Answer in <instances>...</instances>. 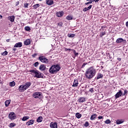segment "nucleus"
Here are the masks:
<instances>
[{
    "label": "nucleus",
    "mask_w": 128,
    "mask_h": 128,
    "mask_svg": "<svg viewBox=\"0 0 128 128\" xmlns=\"http://www.w3.org/2000/svg\"><path fill=\"white\" fill-rule=\"evenodd\" d=\"M96 74V70L93 67H90L86 70L85 76L88 80H92Z\"/></svg>",
    "instance_id": "nucleus-1"
},
{
    "label": "nucleus",
    "mask_w": 128,
    "mask_h": 128,
    "mask_svg": "<svg viewBox=\"0 0 128 128\" xmlns=\"http://www.w3.org/2000/svg\"><path fill=\"white\" fill-rule=\"evenodd\" d=\"M60 70V66L58 64L52 65L48 70L50 74H54L56 72H58Z\"/></svg>",
    "instance_id": "nucleus-2"
},
{
    "label": "nucleus",
    "mask_w": 128,
    "mask_h": 128,
    "mask_svg": "<svg viewBox=\"0 0 128 128\" xmlns=\"http://www.w3.org/2000/svg\"><path fill=\"white\" fill-rule=\"evenodd\" d=\"M30 72L32 76H34V78H44V74L38 70H31Z\"/></svg>",
    "instance_id": "nucleus-3"
},
{
    "label": "nucleus",
    "mask_w": 128,
    "mask_h": 128,
    "mask_svg": "<svg viewBox=\"0 0 128 128\" xmlns=\"http://www.w3.org/2000/svg\"><path fill=\"white\" fill-rule=\"evenodd\" d=\"M38 60H40L42 62L43 64H48V59L46 58L44 56H40L38 58Z\"/></svg>",
    "instance_id": "nucleus-4"
},
{
    "label": "nucleus",
    "mask_w": 128,
    "mask_h": 128,
    "mask_svg": "<svg viewBox=\"0 0 128 128\" xmlns=\"http://www.w3.org/2000/svg\"><path fill=\"white\" fill-rule=\"evenodd\" d=\"M8 117L11 120H14L16 118V114L14 112H11L9 114Z\"/></svg>",
    "instance_id": "nucleus-5"
},
{
    "label": "nucleus",
    "mask_w": 128,
    "mask_h": 128,
    "mask_svg": "<svg viewBox=\"0 0 128 128\" xmlns=\"http://www.w3.org/2000/svg\"><path fill=\"white\" fill-rule=\"evenodd\" d=\"M32 96L34 98H42V92H36L32 94Z\"/></svg>",
    "instance_id": "nucleus-6"
},
{
    "label": "nucleus",
    "mask_w": 128,
    "mask_h": 128,
    "mask_svg": "<svg viewBox=\"0 0 128 128\" xmlns=\"http://www.w3.org/2000/svg\"><path fill=\"white\" fill-rule=\"evenodd\" d=\"M24 90H26V86L24 84L20 85L19 86V92H24Z\"/></svg>",
    "instance_id": "nucleus-7"
},
{
    "label": "nucleus",
    "mask_w": 128,
    "mask_h": 128,
    "mask_svg": "<svg viewBox=\"0 0 128 128\" xmlns=\"http://www.w3.org/2000/svg\"><path fill=\"white\" fill-rule=\"evenodd\" d=\"M50 126V128H58V123L56 122H51Z\"/></svg>",
    "instance_id": "nucleus-8"
},
{
    "label": "nucleus",
    "mask_w": 128,
    "mask_h": 128,
    "mask_svg": "<svg viewBox=\"0 0 128 128\" xmlns=\"http://www.w3.org/2000/svg\"><path fill=\"white\" fill-rule=\"evenodd\" d=\"M64 11L58 12H56V16H58V18H62V16H64Z\"/></svg>",
    "instance_id": "nucleus-9"
},
{
    "label": "nucleus",
    "mask_w": 128,
    "mask_h": 128,
    "mask_svg": "<svg viewBox=\"0 0 128 128\" xmlns=\"http://www.w3.org/2000/svg\"><path fill=\"white\" fill-rule=\"evenodd\" d=\"M122 96V90H120L119 92L116 94L115 98H118Z\"/></svg>",
    "instance_id": "nucleus-10"
},
{
    "label": "nucleus",
    "mask_w": 128,
    "mask_h": 128,
    "mask_svg": "<svg viewBox=\"0 0 128 128\" xmlns=\"http://www.w3.org/2000/svg\"><path fill=\"white\" fill-rule=\"evenodd\" d=\"M104 78V74H102V73H98L96 74V76L95 78L96 80H100V78Z\"/></svg>",
    "instance_id": "nucleus-11"
},
{
    "label": "nucleus",
    "mask_w": 128,
    "mask_h": 128,
    "mask_svg": "<svg viewBox=\"0 0 128 128\" xmlns=\"http://www.w3.org/2000/svg\"><path fill=\"white\" fill-rule=\"evenodd\" d=\"M26 88V90L28 88L30 87V86H32V83L30 82H26L24 84Z\"/></svg>",
    "instance_id": "nucleus-12"
},
{
    "label": "nucleus",
    "mask_w": 128,
    "mask_h": 128,
    "mask_svg": "<svg viewBox=\"0 0 128 128\" xmlns=\"http://www.w3.org/2000/svg\"><path fill=\"white\" fill-rule=\"evenodd\" d=\"M32 42V41L30 39H27L26 40L24 41V44L25 46H28L29 44H30Z\"/></svg>",
    "instance_id": "nucleus-13"
},
{
    "label": "nucleus",
    "mask_w": 128,
    "mask_h": 128,
    "mask_svg": "<svg viewBox=\"0 0 128 128\" xmlns=\"http://www.w3.org/2000/svg\"><path fill=\"white\" fill-rule=\"evenodd\" d=\"M22 43L18 42L15 44L14 48H22Z\"/></svg>",
    "instance_id": "nucleus-14"
},
{
    "label": "nucleus",
    "mask_w": 128,
    "mask_h": 128,
    "mask_svg": "<svg viewBox=\"0 0 128 128\" xmlns=\"http://www.w3.org/2000/svg\"><path fill=\"white\" fill-rule=\"evenodd\" d=\"M15 17L14 16H8V20L11 22H14Z\"/></svg>",
    "instance_id": "nucleus-15"
},
{
    "label": "nucleus",
    "mask_w": 128,
    "mask_h": 128,
    "mask_svg": "<svg viewBox=\"0 0 128 128\" xmlns=\"http://www.w3.org/2000/svg\"><path fill=\"white\" fill-rule=\"evenodd\" d=\"M34 124V120H32L26 122V126H32V124Z\"/></svg>",
    "instance_id": "nucleus-16"
},
{
    "label": "nucleus",
    "mask_w": 128,
    "mask_h": 128,
    "mask_svg": "<svg viewBox=\"0 0 128 128\" xmlns=\"http://www.w3.org/2000/svg\"><path fill=\"white\" fill-rule=\"evenodd\" d=\"M78 102H86V98L84 97H80L78 100Z\"/></svg>",
    "instance_id": "nucleus-17"
},
{
    "label": "nucleus",
    "mask_w": 128,
    "mask_h": 128,
    "mask_svg": "<svg viewBox=\"0 0 128 128\" xmlns=\"http://www.w3.org/2000/svg\"><path fill=\"white\" fill-rule=\"evenodd\" d=\"M46 4H48V6H52V4H54V0H46Z\"/></svg>",
    "instance_id": "nucleus-18"
},
{
    "label": "nucleus",
    "mask_w": 128,
    "mask_h": 128,
    "mask_svg": "<svg viewBox=\"0 0 128 128\" xmlns=\"http://www.w3.org/2000/svg\"><path fill=\"white\" fill-rule=\"evenodd\" d=\"M124 120H116V124H124Z\"/></svg>",
    "instance_id": "nucleus-19"
},
{
    "label": "nucleus",
    "mask_w": 128,
    "mask_h": 128,
    "mask_svg": "<svg viewBox=\"0 0 128 128\" xmlns=\"http://www.w3.org/2000/svg\"><path fill=\"white\" fill-rule=\"evenodd\" d=\"M124 41V40L122 38H118L116 40V42L117 44H120V42H123Z\"/></svg>",
    "instance_id": "nucleus-20"
},
{
    "label": "nucleus",
    "mask_w": 128,
    "mask_h": 128,
    "mask_svg": "<svg viewBox=\"0 0 128 128\" xmlns=\"http://www.w3.org/2000/svg\"><path fill=\"white\" fill-rule=\"evenodd\" d=\"M46 68V65L44 64L40 65V66L39 68V70H45Z\"/></svg>",
    "instance_id": "nucleus-21"
},
{
    "label": "nucleus",
    "mask_w": 128,
    "mask_h": 128,
    "mask_svg": "<svg viewBox=\"0 0 128 128\" xmlns=\"http://www.w3.org/2000/svg\"><path fill=\"white\" fill-rule=\"evenodd\" d=\"M92 5H90V6H89L88 8H85L83 10V12H88V10H90V8H92Z\"/></svg>",
    "instance_id": "nucleus-22"
},
{
    "label": "nucleus",
    "mask_w": 128,
    "mask_h": 128,
    "mask_svg": "<svg viewBox=\"0 0 128 128\" xmlns=\"http://www.w3.org/2000/svg\"><path fill=\"white\" fill-rule=\"evenodd\" d=\"M78 80H74V82L73 83V85L72 86H78Z\"/></svg>",
    "instance_id": "nucleus-23"
},
{
    "label": "nucleus",
    "mask_w": 128,
    "mask_h": 128,
    "mask_svg": "<svg viewBox=\"0 0 128 128\" xmlns=\"http://www.w3.org/2000/svg\"><path fill=\"white\" fill-rule=\"evenodd\" d=\"M37 122H42V116H39L36 120Z\"/></svg>",
    "instance_id": "nucleus-24"
},
{
    "label": "nucleus",
    "mask_w": 128,
    "mask_h": 128,
    "mask_svg": "<svg viewBox=\"0 0 128 128\" xmlns=\"http://www.w3.org/2000/svg\"><path fill=\"white\" fill-rule=\"evenodd\" d=\"M96 116H97V115L96 114L92 115V116L90 118V120H94V118H96Z\"/></svg>",
    "instance_id": "nucleus-25"
},
{
    "label": "nucleus",
    "mask_w": 128,
    "mask_h": 128,
    "mask_svg": "<svg viewBox=\"0 0 128 128\" xmlns=\"http://www.w3.org/2000/svg\"><path fill=\"white\" fill-rule=\"evenodd\" d=\"M16 126V123H10L8 126L9 128H14V126Z\"/></svg>",
    "instance_id": "nucleus-26"
},
{
    "label": "nucleus",
    "mask_w": 128,
    "mask_h": 128,
    "mask_svg": "<svg viewBox=\"0 0 128 128\" xmlns=\"http://www.w3.org/2000/svg\"><path fill=\"white\" fill-rule=\"evenodd\" d=\"M10 104V100H7L5 102V106H6L8 107Z\"/></svg>",
    "instance_id": "nucleus-27"
},
{
    "label": "nucleus",
    "mask_w": 128,
    "mask_h": 128,
    "mask_svg": "<svg viewBox=\"0 0 128 128\" xmlns=\"http://www.w3.org/2000/svg\"><path fill=\"white\" fill-rule=\"evenodd\" d=\"M66 18L68 20H72V16L68 15L66 16Z\"/></svg>",
    "instance_id": "nucleus-28"
},
{
    "label": "nucleus",
    "mask_w": 128,
    "mask_h": 128,
    "mask_svg": "<svg viewBox=\"0 0 128 128\" xmlns=\"http://www.w3.org/2000/svg\"><path fill=\"white\" fill-rule=\"evenodd\" d=\"M28 118H30V117L28 116H25L22 118V120L23 122H26V120H28Z\"/></svg>",
    "instance_id": "nucleus-29"
},
{
    "label": "nucleus",
    "mask_w": 128,
    "mask_h": 128,
    "mask_svg": "<svg viewBox=\"0 0 128 128\" xmlns=\"http://www.w3.org/2000/svg\"><path fill=\"white\" fill-rule=\"evenodd\" d=\"M24 30L26 32H30V28L28 26H26L24 27Z\"/></svg>",
    "instance_id": "nucleus-30"
},
{
    "label": "nucleus",
    "mask_w": 128,
    "mask_h": 128,
    "mask_svg": "<svg viewBox=\"0 0 128 128\" xmlns=\"http://www.w3.org/2000/svg\"><path fill=\"white\" fill-rule=\"evenodd\" d=\"M76 116L77 118H82V115L79 112H78L76 114Z\"/></svg>",
    "instance_id": "nucleus-31"
},
{
    "label": "nucleus",
    "mask_w": 128,
    "mask_h": 128,
    "mask_svg": "<svg viewBox=\"0 0 128 128\" xmlns=\"http://www.w3.org/2000/svg\"><path fill=\"white\" fill-rule=\"evenodd\" d=\"M37 8H40V4H36L33 6V8L34 10H36Z\"/></svg>",
    "instance_id": "nucleus-32"
},
{
    "label": "nucleus",
    "mask_w": 128,
    "mask_h": 128,
    "mask_svg": "<svg viewBox=\"0 0 128 128\" xmlns=\"http://www.w3.org/2000/svg\"><path fill=\"white\" fill-rule=\"evenodd\" d=\"M10 86H16V82H14V81H12L10 83Z\"/></svg>",
    "instance_id": "nucleus-33"
},
{
    "label": "nucleus",
    "mask_w": 128,
    "mask_h": 128,
    "mask_svg": "<svg viewBox=\"0 0 128 128\" xmlns=\"http://www.w3.org/2000/svg\"><path fill=\"white\" fill-rule=\"evenodd\" d=\"M75 36L76 35L74 34H68V38H74Z\"/></svg>",
    "instance_id": "nucleus-34"
},
{
    "label": "nucleus",
    "mask_w": 128,
    "mask_h": 128,
    "mask_svg": "<svg viewBox=\"0 0 128 128\" xmlns=\"http://www.w3.org/2000/svg\"><path fill=\"white\" fill-rule=\"evenodd\" d=\"M106 34V32H102L100 34V38H102V36H104Z\"/></svg>",
    "instance_id": "nucleus-35"
},
{
    "label": "nucleus",
    "mask_w": 128,
    "mask_h": 128,
    "mask_svg": "<svg viewBox=\"0 0 128 128\" xmlns=\"http://www.w3.org/2000/svg\"><path fill=\"white\" fill-rule=\"evenodd\" d=\"M105 124H110L112 122H110V120H106L105 122H104Z\"/></svg>",
    "instance_id": "nucleus-36"
},
{
    "label": "nucleus",
    "mask_w": 128,
    "mask_h": 128,
    "mask_svg": "<svg viewBox=\"0 0 128 128\" xmlns=\"http://www.w3.org/2000/svg\"><path fill=\"white\" fill-rule=\"evenodd\" d=\"M2 56H8V52L6 51H4L2 53Z\"/></svg>",
    "instance_id": "nucleus-37"
},
{
    "label": "nucleus",
    "mask_w": 128,
    "mask_h": 128,
    "mask_svg": "<svg viewBox=\"0 0 128 128\" xmlns=\"http://www.w3.org/2000/svg\"><path fill=\"white\" fill-rule=\"evenodd\" d=\"M90 126V124H88V122H85V124H84V126L87 127V126Z\"/></svg>",
    "instance_id": "nucleus-38"
},
{
    "label": "nucleus",
    "mask_w": 128,
    "mask_h": 128,
    "mask_svg": "<svg viewBox=\"0 0 128 128\" xmlns=\"http://www.w3.org/2000/svg\"><path fill=\"white\" fill-rule=\"evenodd\" d=\"M58 26H60V28H62V24H64L62 22L58 23Z\"/></svg>",
    "instance_id": "nucleus-39"
},
{
    "label": "nucleus",
    "mask_w": 128,
    "mask_h": 128,
    "mask_svg": "<svg viewBox=\"0 0 128 128\" xmlns=\"http://www.w3.org/2000/svg\"><path fill=\"white\" fill-rule=\"evenodd\" d=\"M128 94V91L126 90H124V93L122 94V96H126Z\"/></svg>",
    "instance_id": "nucleus-40"
},
{
    "label": "nucleus",
    "mask_w": 128,
    "mask_h": 128,
    "mask_svg": "<svg viewBox=\"0 0 128 128\" xmlns=\"http://www.w3.org/2000/svg\"><path fill=\"white\" fill-rule=\"evenodd\" d=\"M28 4L25 3L24 4V8H28Z\"/></svg>",
    "instance_id": "nucleus-41"
},
{
    "label": "nucleus",
    "mask_w": 128,
    "mask_h": 128,
    "mask_svg": "<svg viewBox=\"0 0 128 128\" xmlns=\"http://www.w3.org/2000/svg\"><path fill=\"white\" fill-rule=\"evenodd\" d=\"M86 64H88V63H84L82 66V68H84V66H86Z\"/></svg>",
    "instance_id": "nucleus-42"
},
{
    "label": "nucleus",
    "mask_w": 128,
    "mask_h": 128,
    "mask_svg": "<svg viewBox=\"0 0 128 128\" xmlns=\"http://www.w3.org/2000/svg\"><path fill=\"white\" fill-rule=\"evenodd\" d=\"M74 56H78V53L76 52V50H74Z\"/></svg>",
    "instance_id": "nucleus-43"
},
{
    "label": "nucleus",
    "mask_w": 128,
    "mask_h": 128,
    "mask_svg": "<svg viewBox=\"0 0 128 128\" xmlns=\"http://www.w3.org/2000/svg\"><path fill=\"white\" fill-rule=\"evenodd\" d=\"M34 66L36 67L38 66V62H36L34 64Z\"/></svg>",
    "instance_id": "nucleus-44"
},
{
    "label": "nucleus",
    "mask_w": 128,
    "mask_h": 128,
    "mask_svg": "<svg viewBox=\"0 0 128 128\" xmlns=\"http://www.w3.org/2000/svg\"><path fill=\"white\" fill-rule=\"evenodd\" d=\"M98 118L99 120H102V119L104 118L102 117V116H99L98 117Z\"/></svg>",
    "instance_id": "nucleus-45"
},
{
    "label": "nucleus",
    "mask_w": 128,
    "mask_h": 128,
    "mask_svg": "<svg viewBox=\"0 0 128 128\" xmlns=\"http://www.w3.org/2000/svg\"><path fill=\"white\" fill-rule=\"evenodd\" d=\"M117 60H118V62H120V60H122V58H118Z\"/></svg>",
    "instance_id": "nucleus-46"
},
{
    "label": "nucleus",
    "mask_w": 128,
    "mask_h": 128,
    "mask_svg": "<svg viewBox=\"0 0 128 128\" xmlns=\"http://www.w3.org/2000/svg\"><path fill=\"white\" fill-rule=\"evenodd\" d=\"M89 92H94L92 88H90Z\"/></svg>",
    "instance_id": "nucleus-47"
},
{
    "label": "nucleus",
    "mask_w": 128,
    "mask_h": 128,
    "mask_svg": "<svg viewBox=\"0 0 128 128\" xmlns=\"http://www.w3.org/2000/svg\"><path fill=\"white\" fill-rule=\"evenodd\" d=\"M20 4V2L18 1L16 2V6H18V5Z\"/></svg>",
    "instance_id": "nucleus-48"
},
{
    "label": "nucleus",
    "mask_w": 128,
    "mask_h": 128,
    "mask_svg": "<svg viewBox=\"0 0 128 128\" xmlns=\"http://www.w3.org/2000/svg\"><path fill=\"white\" fill-rule=\"evenodd\" d=\"M71 50L72 49H70V48H66L65 50L66 52L68 50Z\"/></svg>",
    "instance_id": "nucleus-49"
},
{
    "label": "nucleus",
    "mask_w": 128,
    "mask_h": 128,
    "mask_svg": "<svg viewBox=\"0 0 128 128\" xmlns=\"http://www.w3.org/2000/svg\"><path fill=\"white\" fill-rule=\"evenodd\" d=\"M126 28H128V21L127 22H126Z\"/></svg>",
    "instance_id": "nucleus-50"
},
{
    "label": "nucleus",
    "mask_w": 128,
    "mask_h": 128,
    "mask_svg": "<svg viewBox=\"0 0 128 128\" xmlns=\"http://www.w3.org/2000/svg\"><path fill=\"white\" fill-rule=\"evenodd\" d=\"M90 2H86L85 3V4H86V6H88V4H90Z\"/></svg>",
    "instance_id": "nucleus-51"
},
{
    "label": "nucleus",
    "mask_w": 128,
    "mask_h": 128,
    "mask_svg": "<svg viewBox=\"0 0 128 128\" xmlns=\"http://www.w3.org/2000/svg\"><path fill=\"white\" fill-rule=\"evenodd\" d=\"M36 56V54H34L32 55V56H33V58H34V56Z\"/></svg>",
    "instance_id": "nucleus-52"
},
{
    "label": "nucleus",
    "mask_w": 128,
    "mask_h": 128,
    "mask_svg": "<svg viewBox=\"0 0 128 128\" xmlns=\"http://www.w3.org/2000/svg\"><path fill=\"white\" fill-rule=\"evenodd\" d=\"M10 39L6 40V42H10Z\"/></svg>",
    "instance_id": "nucleus-53"
},
{
    "label": "nucleus",
    "mask_w": 128,
    "mask_h": 128,
    "mask_svg": "<svg viewBox=\"0 0 128 128\" xmlns=\"http://www.w3.org/2000/svg\"><path fill=\"white\" fill-rule=\"evenodd\" d=\"M0 18H2V16L0 14Z\"/></svg>",
    "instance_id": "nucleus-54"
},
{
    "label": "nucleus",
    "mask_w": 128,
    "mask_h": 128,
    "mask_svg": "<svg viewBox=\"0 0 128 128\" xmlns=\"http://www.w3.org/2000/svg\"><path fill=\"white\" fill-rule=\"evenodd\" d=\"M12 50H14V51H16V48H14L12 49Z\"/></svg>",
    "instance_id": "nucleus-55"
},
{
    "label": "nucleus",
    "mask_w": 128,
    "mask_h": 128,
    "mask_svg": "<svg viewBox=\"0 0 128 128\" xmlns=\"http://www.w3.org/2000/svg\"><path fill=\"white\" fill-rule=\"evenodd\" d=\"M89 4H92V1H91V0H90V2H89Z\"/></svg>",
    "instance_id": "nucleus-56"
},
{
    "label": "nucleus",
    "mask_w": 128,
    "mask_h": 128,
    "mask_svg": "<svg viewBox=\"0 0 128 128\" xmlns=\"http://www.w3.org/2000/svg\"><path fill=\"white\" fill-rule=\"evenodd\" d=\"M91 2H96V0H90Z\"/></svg>",
    "instance_id": "nucleus-57"
},
{
    "label": "nucleus",
    "mask_w": 128,
    "mask_h": 128,
    "mask_svg": "<svg viewBox=\"0 0 128 128\" xmlns=\"http://www.w3.org/2000/svg\"><path fill=\"white\" fill-rule=\"evenodd\" d=\"M100 0H96V2H98Z\"/></svg>",
    "instance_id": "nucleus-58"
},
{
    "label": "nucleus",
    "mask_w": 128,
    "mask_h": 128,
    "mask_svg": "<svg viewBox=\"0 0 128 128\" xmlns=\"http://www.w3.org/2000/svg\"><path fill=\"white\" fill-rule=\"evenodd\" d=\"M0 84H2V80H0Z\"/></svg>",
    "instance_id": "nucleus-59"
},
{
    "label": "nucleus",
    "mask_w": 128,
    "mask_h": 128,
    "mask_svg": "<svg viewBox=\"0 0 128 128\" xmlns=\"http://www.w3.org/2000/svg\"><path fill=\"white\" fill-rule=\"evenodd\" d=\"M38 0L42 1V0Z\"/></svg>",
    "instance_id": "nucleus-60"
},
{
    "label": "nucleus",
    "mask_w": 128,
    "mask_h": 128,
    "mask_svg": "<svg viewBox=\"0 0 128 128\" xmlns=\"http://www.w3.org/2000/svg\"><path fill=\"white\" fill-rule=\"evenodd\" d=\"M87 1L90 0H86Z\"/></svg>",
    "instance_id": "nucleus-61"
},
{
    "label": "nucleus",
    "mask_w": 128,
    "mask_h": 128,
    "mask_svg": "<svg viewBox=\"0 0 128 128\" xmlns=\"http://www.w3.org/2000/svg\"><path fill=\"white\" fill-rule=\"evenodd\" d=\"M101 68H104V67H103V66H102Z\"/></svg>",
    "instance_id": "nucleus-62"
}]
</instances>
